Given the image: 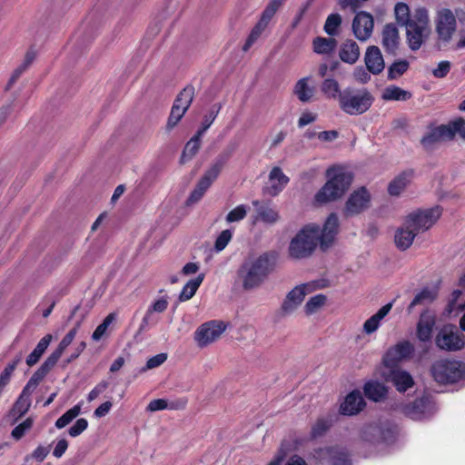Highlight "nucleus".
I'll return each instance as SVG.
<instances>
[{
	"mask_svg": "<svg viewBox=\"0 0 465 465\" xmlns=\"http://www.w3.org/2000/svg\"><path fill=\"white\" fill-rule=\"evenodd\" d=\"M31 406V400L18 397L13 405L11 414L15 416V420L21 419L27 413Z\"/></svg>",
	"mask_w": 465,
	"mask_h": 465,
	"instance_id": "nucleus-52",
	"label": "nucleus"
},
{
	"mask_svg": "<svg viewBox=\"0 0 465 465\" xmlns=\"http://www.w3.org/2000/svg\"><path fill=\"white\" fill-rule=\"evenodd\" d=\"M410 68V63L405 60H397L393 62L388 68L387 78L390 81L397 80L403 75Z\"/></svg>",
	"mask_w": 465,
	"mask_h": 465,
	"instance_id": "nucleus-47",
	"label": "nucleus"
},
{
	"mask_svg": "<svg viewBox=\"0 0 465 465\" xmlns=\"http://www.w3.org/2000/svg\"><path fill=\"white\" fill-rule=\"evenodd\" d=\"M433 410V402L429 396L415 399L402 407L403 414L412 420H420L430 415Z\"/></svg>",
	"mask_w": 465,
	"mask_h": 465,
	"instance_id": "nucleus-20",
	"label": "nucleus"
},
{
	"mask_svg": "<svg viewBox=\"0 0 465 465\" xmlns=\"http://www.w3.org/2000/svg\"><path fill=\"white\" fill-rule=\"evenodd\" d=\"M109 386V382L106 381H100L95 387L88 393L87 400L88 401H93L95 400L100 394L107 390Z\"/></svg>",
	"mask_w": 465,
	"mask_h": 465,
	"instance_id": "nucleus-62",
	"label": "nucleus"
},
{
	"mask_svg": "<svg viewBox=\"0 0 465 465\" xmlns=\"http://www.w3.org/2000/svg\"><path fill=\"white\" fill-rule=\"evenodd\" d=\"M450 70V63L449 61H441L437 68L433 70V75L437 78L445 77Z\"/></svg>",
	"mask_w": 465,
	"mask_h": 465,
	"instance_id": "nucleus-64",
	"label": "nucleus"
},
{
	"mask_svg": "<svg viewBox=\"0 0 465 465\" xmlns=\"http://www.w3.org/2000/svg\"><path fill=\"white\" fill-rule=\"evenodd\" d=\"M327 301V297L322 294H316L312 297H311L305 306H304V312L307 315H312L315 313L320 308H322Z\"/></svg>",
	"mask_w": 465,
	"mask_h": 465,
	"instance_id": "nucleus-51",
	"label": "nucleus"
},
{
	"mask_svg": "<svg viewBox=\"0 0 465 465\" xmlns=\"http://www.w3.org/2000/svg\"><path fill=\"white\" fill-rule=\"evenodd\" d=\"M80 326V323H77L75 327L71 329L62 339L60 343L58 344L57 348L49 355V357L53 358L54 361L56 362L64 353V350L72 343L74 341L77 331L78 328Z\"/></svg>",
	"mask_w": 465,
	"mask_h": 465,
	"instance_id": "nucleus-40",
	"label": "nucleus"
},
{
	"mask_svg": "<svg viewBox=\"0 0 465 465\" xmlns=\"http://www.w3.org/2000/svg\"><path fill=\"white\" fill-rule=\"evenodd\" d=\"M414 177V170L407 169L399 173L388 185V193L391 196H398L407 187Z\"/></svg>",
	"mask_w": 465,
	"mask_h": 465,
	"instance_id": "nucleus-27",
	"label": "nucleus"
},
{
	"mask_svg": "<svg viewBox=\"0 0 465 465\" xmlns=\"http://www.w3.org/2000/svg\"><path fill=\"white\" fill-rule=\"evenodd\" d=\"M247 215V207L244 204L237 205L235 208L231 210L226 215V222L236 223L243 220Z\"/></svg>",
	"mask_w": 465,
	"mask_h": 465,
	"instance_id": "nucleus-58",
	"label": "nucleus"
},
{
	"mask_svg": "<svg viewBox=\"0 0 465 465\" xmlns=\"http://www.w3.org/2000/svg\"><path fill=\"white\" fill-rule=\"evenodd\" d=\"M333 420L331 417L318 418L315 423L312 426L310 437L312 440L323 436L332 426Z\"/></svg>",
	"mask_w": 465,
	"mask_h": 465,
	"instance_id": "nucleus-41",
	"label": "nucleus"
},
{
	"mask_svg": "<svg viewBox=\"0 0 465 465\" xmlns=\"http://www.w3.org/2000/svg\"><path fill=\"white\" fill-rule=\"evenodd\" d=\"M394 15L396 22L400 26H405L412 20V14H411L409 5L402 2L395 5Z\"/></svg>",
	"mask_w": 465,
	"mask_h": 465,
	"instance_id": "nucleus-44",
	"label": "nucleus"
},
{
	"mask_svg": "<svg viewBox=\"0 0 465 465\" xmlns=\"http://www.w3.org/2000/svg\"><path fill=\"white\" fill-rule=\"evenodd\" d=\"M50 449H51V445H48V446H43V445H39L37 446L34 451L29 454V455H26L25 457V461H29L31 459H34L37 462H42L44 461V460L47 457V455L49 454L50 452Z\"/></svg>",
	"mask_w": 465,
	"mask_h": 465,
	"instance_id": "nucleus-59",
	"label": "nucleus"
},
{
	"mask_svg": "<svg viewBox=\"0 0 465 465\" xmlns=\"http://www.w3.org/2000/svg\"><path fill=\"white\" fill-rule=\"evenodd\" d=\"M438 292L434 290L429 289L428 287L423 288L419 292L409 304L407 311L411 313L413 308L417 305L432 302L437 298Z\"/></svg>",
	"mask_w": 465,
	"mask_h": 465,
	"instance_id": "nucleus-38",
	"label": "nucleus"
},
{
	"mask_svg": "<svg viewBox=\"0 0 465 465\" xmlns=\"http://www.w3.org/2000/svg\"><path fill=\"white\" fill-rule=\"evenodd\" d=\"M195 89L193 85L185 86L176 96L166 123V130H173L182 120L194 98Z\"/></svg>",
	"mask_w": 465,
	"mask_h": 465,
	"instance_id": "nucleus-9",
	"label": "nucleus"
},
{
	"mask_svg": "<svg viewBox=\"0 0 465 465\" xmlns=\"http://www.w3.org/2000/svg\"><path fill=\"white\" fill-rule=\"evenodd\" d=\"M321 90L322 94L330 99H337L340 101V95L341 94L339 83L333 78H326L322 85Z\"/></svg>",
	"mask_w": 465,
	"mask_h": 465,
	"instance_id": "nucleus-43",
	"label": "nucleus"
},
{
	"mask_svg": "<svg viewBox=\"0 0 465 465\" xmlns=\"http://www.w3.org/2000/svg\"><path fill=\"white\" fill-rule=\"evenodd\" d=\"M392 308V302L383 305L375 314L370 317L363 324V331L367 334L376 331L381 324V321L388 315Z\"/></svg>",
	"mask_w": 465,
	"mask_h": 465,
	"instance_id": "nucleus-32",
	"label": "nucleus"
},
{
	"mask_svg": "<svg viewBox=\"0 0 465 465\" xmlns=\"http://www.w3.org/2000/svg\"><path fill=\"white\" fill-rule=\"evenodd\" d=\"M456 18L450 9H442L438 14L436 32L440 41L448 43L456 31Z\"/></svg>",
	"mask_w": 465,
	"mask_h": 465,
	"instance_id": "nucleus-18",
	"label": "nucleus"
},
{
	"mask_svg": "<svg viewBox=\"0 0 465 465\" xmlns=\"http://www.w3.org/2000/svg\"><path fill=\"white\" fill-rule=\"evenodd\" d=\"M381 443H392L397 437L396 427L381 423L380 426Z\"/></svg>",
	"mask_w": 465,
	"mask_h": 465,
	"instance_id": "nucleus-55",
	"label": "nucleus"
},
{
	"mask_svg": "<svg viewBox=\"0 0 465 465\" xmlns=\"http://www.w3.org/2000/svg\"><path fill=\"white\" fill-rule=\"evenodd\" d=\"M33 424H34L33 418H31V417L26 418L23 422H21L20 424H18L17 426H15L13 429V430L11 432L12 437L16 440L22 439L25 436V434L26 433V431L29 430L33 427Z\"/></svg>",
	"mask_w": 465,
	"mask_h": 465,
	"instance_id": "nucleus-57",
	"label": "nucleus"
},
{
	"mask_svg": "<svg viewBox=\"0 0 465 465\" xmlns=\"http://www.w3.org/2000/svg\"><path fill=\"white\" fill-rule=\"evenodd\" d=\"M389 370L383 373L387 382L393 384L399 392H405L414 386V380L410 372L400 367H387Z\"/></svg>",
	"mask_w": 465,
	"mask_h": 465,
	"instance_id": "nucleus-19",
	"label": "nucleus"
},
{
	"mask_svg": "<svg viewBox=\"0 0 465 465\" xmlns=\"http://www.w3.org/2000/svg\"><path fill=\"white\" fill-rule=\"evenodd\" d=\"M380 426L381 422L365 424L361 430V439L371 444L381 443Z\"/></svg>",
	"mask_w": 465,
	"mask_h": 465,
	"instance_id": "nucleus-36",
	"label": "nucleus"
},
{
	"mask_svg": "<svg viewBox=\"0 0 465 465\" xmlns=\"http://www.w3.org/2000/svg\"><path fill=\"white\" fill-rule=\"evenodd\" d=\"M223 105L222 104H214L210 108L209 112L203 116L201 127L196 132L198 136H203V134L210 128L217 115L219 114Z\"/></svg>",
	"mask_w": 465,
	"mask_h": 465,
	"instance_id": "nucleus-42",
	"label": "nucleus"
},
{
	"mask_svg": "<svg viewBox=\"0 0 465 465\" xmlns=\"http://www.w3.org/2000/svg\"><path fill=\"white\" fill-rule=\"evenodd\" d=\"M364 62L368 72L375 75L381 74L385 67L381 52L376 45H371L367 48Z\"/></svg>",
	"mask_w": 465,
	"mask_h": 465,
	"instance_id": "nucleus-24",
	"label": "nucleus"
},
{
	"mask_svg": "<svg viewBox=\"0 0 465 465\" xmlns=\"http://www.w3.org/2000/svg\"><path fill=\"white\" fill-rule=\"evenodd\" d=\"M232 237V232L231 230H223L216 238L214 242V249L216 252H222L225 249L228 243L231 242Z\"/></svg>",
	"mask_w": 465,
	"mask_h": 465,
	"instance_id": "nucleus-60",
	"label": "nucleus"
},
{
	"mask_svg": "<svg viewBox=\"0 0 465 465\" xmlns=\"http://www.w3.org/2000/svg\"><path fill=\"white\" fill-rule=\"evenodd\" d=\"M430 374L439 384H453L465 378V364L460 361L440 359L430 367Z\"/></svg>",
	"mask_w": 465,
	"mask_h": 465,
	"instance_id": "nucleus-6",
	"label": "nucleus"
},
{
	"mask_svg": "<svg viewBox=\"0 0 465 465\" xmlns=\"http://www.w3.org/2000/svg\"><path fill=\"white\" fill-rule=\"evenodd\" d=\"M269 179L271 185L264 189V193L271 196L278 195L290 181L289 177L286 176L282 170L278 166H275L271 170Z\"/></svg>",
	"mask_w": 465,
	"mask_h": 465,
	"instance_id": "nucleus-25",
	"label": "nucleus"
},
{
	"mask_svg": "<svg viewBox=\"0 0 465 465\" xmlns=\"http://www.w3.org/2000/svg\"><path fill=\"white\" fill-rule=\"evenodd\" d=\"M414 352V346L409 341L398 342L390 348L382 358L384 367H400V362L410 358Z\"/></svg>",
	"mask_w": 465,
	"mask_h": 465,
	"instance_id": "nucleus-16",
	"label": "nucleus"
},
{
	"mask_svg": "<svg viewBox=\"0 0 465 465\" xmlns=\"http://www.w3.org/2000/svg\"><path fill=\"white\" fill-rule=\"evenodd\" d=\"M435 343L440 350L457 351L464 348V335L453 324L444 325L437 333Z\"/></svg>",
	"mask_w": 465,
	"mask_h": 465,
	"instance_id": "nucleus-11",
	"label": "nucleus"
},
{
	"mask_svg": "<svg viewBox=\"0 0 465 465\" xmlns=\"http://www.w3.org/2000/svg\"><path fill=\"white\" fill-rule=\"evenodd\" d=\"M366 403L357 390L351 391L340 406V413L352 416L358 414L365 407Z\"/></svg>",
	"mask_w": 465,
	"mask_h": 465,
	"instance_id": "nucleus-23",
	"label": "nucleus"
},
{
	"mask_svg": "<svg viewBox=\"0 0 465 465\" xmlns=\"http://www.w3.org/2000/svg\"><path fill=\"white\" fill-rule=\"evenodd\" d=\"M115 320V313L111 312L109 313L103 321L102 323H100L94 331L92 334V339L94 341H99L106 332V330L108 326Z\"/></svg>",
	"mask_w": 465,
	"mask_h": 465,
	"instance_id": "nucleus-56",
	"label": "nucleus"
},
{
	"mask_svg": "<svg viewBox=\"0 0 465 465\" xmlns=\"http://www.w3.org/2000/svg\"><path fill=\"white\" fill-rule=\"evenodd\" d=\"M20 361H21V357L20 356L16 357L11 362H9L6 365V367L4 369V371L1 372V374H0V387L1 388L4 389L10 382L11 376Z\"/></svg>",
	"mask_w": 465,
	"mask_h": 465,
	"instance_id": "nucleus-54",
	"label": "nucleus"
},
{
	"mask_svg": "<svg viewBox=\"0 0 465 465\" xmlns=\"http://www.w3.org/2000/svg\"><path fill=\"white\" fill-rule=\"evenodd\" d=\"M449 134L450 132L447 129L446 124L430 127V130L420 139V143L426 149L441 141H450Z\"/></svg>",
	"mask_w": 465,
	"mask_h": 465,
	"instance_id": "nucleus-26",
	"label": "nucleus"
},
{
	"mask_svg": "<svg viewBox=\"0 0 465 465\" xmlns=\"http://www.w3.org/2000/svg\"><path fill=\"white\" fill-rule=\"evenodd\" d=\"M371 193L366 189V187L362 186L353 191L345 202L342 211L343 215L348 218L363 213L369 209L371 205Z\"/></svg>",
	"mask_w": 465,
	"mask_h": 465,
	"instance_id": "nucleus-12",
	"label": "nucleus"
},
{
	"mask_svg": "<svg viewBox=\"0 0 465 465\" xmlns=\"http://www.w3.org/2000/svg\"><path fill=\"white\" fill-rule=\"evenodd\" d=\"M416 235L418 234L415 231L404 224V227L399 228L395 232V244L400 250L405 251L411 247Z\"/></svg>",
	"mask_w": 465,
	"mask_h": 465,
	"instance_id": "nucleus-33",
	"label": "nucleus"
},
{
	"mask_svg": "<svg viewBox=\"0 0 465 465\" xmlns=\"http://www.w3.org/2000/svg\"><path fill=\"white\" fill-rule=\"evenodd\" d=\"M166 353H159L157 355H154L146 361L145 369L149 370L159 367L166 361Z\"/></svg>",
	"mask_w": 465,
	"mask_h": 465,
	"instance_id": "nucleus-63",
	"label": "nucleus"
},
{
	"mask_svg": "<svg viewBox=\"0 0 465 465\" xmlns=\"http://www.w3.org/2000/svg\"><path fill=\"white\" fill-rule=\"evenodd\" d=\"M364 395L371 401L378 402L385 399L388 390L379 381H370L364 384Z\"/></svg>",
	"mask_w": 465,
	"mask_h": 465,
	"instance_id": "nucleus-31",
	"label": "nucleus"
},
{
	"mask_svg": "<svg viewBox=\"0 0 465 465\" xmlns=\"http://www.w3.org/2000/svg\"><path fill=\"white\" fill-rule=\"evenodd\" d=\"M446 126L450 132V134H449L450 141L453 140L456 134H459L461 138L465 139V120L462 117H458L450 121Z\"/></svg>",
	"mask_w": 465,
	"mask_h": 465,
	"instance_id": "nucleus-49",
	"label": "nucleus"
},
{
	"mask_svg": "<svg viewBox=\"0 0 465 465\" xmlns=\"http://www.w3.org/2000/svg\"><path fill=\"white\" fill-rule=\"evenodd\" d=\"M412 97V94L410 91L403 90L397 85L387 86L382 94L381 99L384 101H408Z\"/></svg>",
	"mask_w": 465,
	"mask_h": 465,
	"instance_id": "nucleus-34",
	"label": "nucleus"
},
{
	"mask_svg": "<svg viewBox=\"0 0 465 465\" xmlns=\"http://www.w3.org/2000/svg\"><path fill=\"white\" fill-rule=\"evenodd\" d=\"M81 413V405L76 404L67 411H65L54 423L57 429H63L67 426L74 419Z\"/></svg>",
	"mask_w": 465,
	"mask_h": 465,
	"instance_id": "nucleus-50",
	"label": "nucleus"
},
{
	"mask_svg": "<svg viewBox=\"0 0 465 465\" xmlns=\"http://www.w3.org/2000/svg\"><path fill=\"white\" fill-rule=\"evenodd\" d=\"M279 258L278 252H264L257 258L244 262L237 271L238 279L245 291L260 287L275 270Z\"/></svg>",
	"mask_w": 465,
	"mask_h": 465,
	"instance_id": "nucleus-1",
	"label": "nucleus"
},
{
	"mask_svg": "<svg viewBox=\"0 0 465 465\" xmlns=\"http://www.w3.org/2000/svg\"><path fill=\"white\" fill-rule=\"evenodd\" d=\"M355 13L356 15L352 20L353 34L358 40L366 41L371 37L373 31V16L366 11Z\"/></svg>",
	"mask_w": 465,
	"mask_h": 465,
	"instance_id": "nucleus-21",
	"label": "nucleus"
},
{
	"mask_svg": "<svg viewBox=\"0 0 465 465\" xmlns=\"http://www.w3.org/2000/svg\"><path fill=\"white\" fill-rule=\"evenodd\" d=\"M56 363L57 362L54 361L53 358L48 356L41 366L34 372L28 381L37 387Z\"/></svg>",
	"mask_w": 465,
	"mask_h": 465,
	"instance_id": "nucleus-39",
	"label": "nucleus"
},
{
	"mask_svg": "<svg viewBox=\"0 0 465 465\" xmlns=\"http://www.w3.org/2000/svg\"><path fill=\"white\" fill-rule=\"evenodd\" d=\"M252 205L256 208L257 219L267 224H274L280 220L278 211L271 208L267 203H263L259 200H253Z\"/></svg>",
	"mask_w": 465,
	"mask_h": 465,
	"instance_id": "nucleus-28",
	"label": "nucleus"
},
{
	"mask_svg": "<svg viewBox=\"0 0 465 465\" xmlns=\"http://www.w3.org/2000/svg\"><path fill=\"white\" fill-rule=\"evenodd\" d=\"M325 285L318 284V282L303 283L294 287L286 296L282 304L284 312H291L299 306L308 292L317 288H323Z\"/></svg>",
	"mask_w": 465,
	"mask_h": 465,
	"instance_id": "nucleus-14",
	"label": "nucleus"
},
{
	"mask_svg": "<svg viewBox=\"0 0 465 465\" xmlns=\"http://www.w3.org/2000/svg\"><path fill=\"white\" fill-rule=\"evenodd\" d=\"M226 330L222 321L212 320L201 324L194 332V340L198 346L203 348L216 341Z\"/></svg>",
	"mask_w": 465,
	"mask_h": 465,
	"instance_id": "nucleus-13",
	"label": "nucleus"
},
{
	"mask_svg": "<svg viewBox=\"0 0 465 465\" xmlns=\"http://www.w3.org/2000/svg\"><path fill=\"white\" fill-rule=\"evenodd\" d=\"M317 233V224L304 225L290 242L288 247L290 257L295 260L310 257L317 245H320Z\"/></svg>",
	"mask_w": 465,
	"mask_h": 465,
	"instance_id": "nucleus-4",
	"label": "nucleus"
},
{
	"mask_svg": "<svg viewBox=\"0 0 465 465\" xmlns=\"http://www.w3.org/2000/svg\"><path fill=\"white\" fill-rule=\"evenodd\" d=\"M168 307V301L166 298H160L156 300L146 311L145 315L142 320V327L148 324L149 317L153 312H163Z\"/></svg>",
	"mask_w": 465,
	"mask_h": 465,
	"instance_id": "nucleus-53",
	"label": "nucleus"
},
{
	"mask_svg": "<svg viewBox=\"0 0 465 465\" xmlns=\"http://www.w3.org/2000/svg\"><path fill=\"white\" fill-rule=\"evenodd\" d=\"M88 427V421L84 418L78 419L75 423L68 430L71 437H77L82 434Z\"/></svg>",
	"mask_w": 465,
	"mask_h": 465,
	"instance_id": "nucleus-61",
	"label": "nucleus"
},
{
	"mask_svg": "<svg viewBox=\"0 0 465 465\" xmlns=\"http://www.w3.org/2000/svg\"><path fill=\"white\" fill-rule=\"evenodd\" d=\"M381 45L387 54L396 56L400 46L399 29L395 24H386L381 32Z\"/></svg>",
	"mask_w": 465,
	"mask_h": 465,
	"instance_id": "nucleus-22",
	"label": "nucleus"
},
{
	"mask_svg": "<svg viewBox=\"0 0 465 465\" xmlns=\"http://www.w3.org/2000/svg\"><path fill=\"white\" fill-rule=\"evenodd\" d=\"M406 40L411 50H419L430 34L429 12L425 7H418L412 13V20L404 26Z\"/></svg>",
	"mask_w": 465,
	"mask_h": 465,
	"instance_id": "nucleus-5",
	"label": "nucleus"
},
{
	"mask_svg": "<svg viewBox=\"0 0 465 465\" xmlns=\"http://www.w3.org/2000/svg\"><path fill=\"white\" fill-rule=\"evenodd\" d=\"M374 96L367 88L346 87L341 91L340 109L349 115H361L372 105Z\"/></svg>",
	"mask_w": 465,
	"mask_h": 465,
	"instance_id": "nucleus-3",
	"label": "nucleus"
},
{
	"mask_svg": "<svg viewBox=\"0 0 465 465\" xmlns=\"http://www.w3.org/2000/svg\"><path fill=\"white\" fill-rule=\"evenodd\" d=\"M434 325L435 318L422 313L417 323V338L423 342L430 341Z\"/></svg>",
	"mask_w": 465,
	"mask_h": 465,
	"instance_id": "nucleus-30",
	"label": "nucleus"
},
{
	"mask_svg": "<svg viewBox=\"0 0 465 465\" xmlns=\"http://www.w3.org/2000/svg\"><path fill=\"white\" fill-rule=\"evenodd\" d=\"M317 459L328 461L329 465H351L349 452L339 446H327L315 450Z\"/></svg>",
	"mask_w": 465,
	"mask_h": 465,
	"instance_id": "nucleus-15",
	"label": "nucleus"
},
{
	"mask_svg": "<svg viewBox=\"0 0 465 465\" xmlns=\"http://www.w3.org/2000/svg\"><path fill=\"white\" fill-rule=\"evenodd\" d=\"M308 77L300 79L294 86V94L301 102H308L313 96V88L308 85Z\"/></svg>",
	"mask_w": 465,
	"mask_h": 465,
	"instance_id": "nucleus-45",
	"label": "nucleus"
},
{
	"mask_svg": "<svg viewBox=\"0 0 465 465\" xmlns=\"http://www.w3.org/2000/svg\"><path fill=\"white\" fill-rule=\"evenodd\" d=\"M341 22V16L338 13L329 15L323 26L325 33L330 36L337 35Z\"/></svg>",
	"mask_w": 465,
	"mask_h": 465,
	"instance_id": "nucleus-48",
	"label": "nucleus"
},
{
	"mask_svg": "<svg viewBox=\"0 0 465 465\" xmlns=\"http://www.w3.org/2000/svg\"><path fill=\"white\" fill-rule=\"evenodd\" d=\"M201 138L202 136H198V134L196 133L186 143L181 157L182 163H184L185 161L192 159L198 153L201 147Z\"/></svg>",
	"mask_w": 465,
	"mask_h": 465,
	"instance_id": "nucleus-46",
	"label": "nucleus"
},
{
	"mask_svg": "<svg viewBox=\"0 0 465 465\" xmlns=\"http://www.w3.org/2000/svg\"><path fill=\"white\" fill-rule=\"evenodd\" d=\"M441 213L442 208L439 205L425 210H417L407 216L405 225L419 234L429 230L439 220Z\"/></svg>",
	"mask_w": 465,
	"mask_h": 465,
	"instance_id": "nucleus-8",
	"label": "nucleus"
},
{
	"mask_svg": "<svg viewBox=\"0 0 465 465\" xmlns=\"http://www.w3.org/2000/svg\"><path fill=\"white\" fill-rule=\"evenodd\" d=\"M230 156L231 153L220 154L215 162L210 166V168L206 170V172L198 181L194 189L190 193L186 201L188 205L195 203L203 198L206 191L219 176Z\"/></svg>",
	"mask_w": 465,
	"mask_h": 465,
	"instance_id": "nucleus-7",
	"label": "nucleus"
},
{
	"mask_svg": "<svg viewBox=\"0 0 465 465\" xmlns=\"http://www.w3.org/2000/svg\"><path fill=\"white\" fill-rule=\"evenodd\" d=\"M320 248L326 251L333 243L339 231V219L335 213H331L326 219L322 228L317 225Z\"/></svg>",
	"mask_w": 465,
	"mask_h": 465,
	"instance_id": "nucleus-17",
	"label": "nucleus"
},
{
	"mask_svg": "<svg viewBox=\"0 0 465 465\" xmlns=\"http://www.w3.org/2000/svg\"><path fill=\"white\" fill-rule=\"evenodd\" d=\"M205 277L204 273H200L195 277L194 279L189 280L184 286L183 287L180 294H179V301L180 302H186L193 297V295L196 293L198 288L203 282Z\"/></svg>",
	"mask_w": 465,
	"mask_h": 465,
	"instance_id": "nucleus-35",
	"label": "nucleus"
},
{
	"mask_svg": "<svg viewBox=\"0 0 465 465\" xmlns=\"http://www.w3.org/2000/svg\"><path fill=\"white\" fill-rule=\"evenodd\" d=\"M337 46V40L333 37L317 36L312 41L313 51L321 54L332 53Z\"/></svg>",
	"mask_w": 465,
	"mask_h": 465,
	"instance_id": "nucleus-37",
	"label": "nucleus"
},
{
	"mask_svg": "<svg viewBox=\"0 0 465 465\" xmlns=\"http://www.w3.org/2000/svg\"><path fill=\"white\" fill-rule=\"evenodd\" d=\"M328 181L315 194V202L322 204L341 198L351 186L353 175L342 166L333 165L327 169Z\"/></svg>",
	"mask_w": 465,
	"mask_h": 465,
	"instance_id": "nucleus-2",
	"label": "nucleus"
},
{
	"mask_svg": "<svg viewBox=\"0 0 465 465\" xmlns=\"http://www.w3.org/2000/svg\"><path fill=\"white\" fill-rule=\"evenodd\" d=\"M339 56L344 63L353 64L360 57V48L358 44L353 40H346L343 42L339 50Z\"/></svg>",
	"mask_w": 465,
	"mask_h": 465,
	"instance_id": "nucleus-29",
	"label": "nucleus"
},
{
	"mask_svg": "<svg viewBox=\"0 0 465 465\" xmlns=\"http://www.w3.org/2000/svg\"><path fill=\"white\" fill-rule=\"evenodd\" d=\"M285 0H271L262 11L259 21L252 29L243 46L242 51L247 52L252 45L259 39L263 31L268 26L270 21L274 16L278 9L282 5Z\"/></svg>",
	"mask_w": 465,
	"mask_h": 465,
	"instance_id": "nucleus-10",
	"label": "nucleus"
}]
</instances>
